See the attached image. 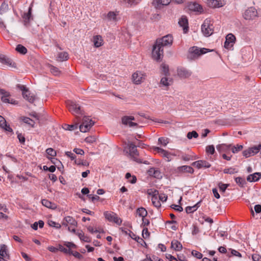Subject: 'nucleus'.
<instances>
[{
	"label": "nucleus",
	"mask_w": 261,
	"mask_h": 261,
	"mask_svg": "<svg viewBox=\"0 0 261 261\" xmlns=\"http://www.w3.org/2000/svg\"><path fill=\"white\" fill-rule=\"evenodd\" d=\"M235 181L241 187H243L246 184L245 179L240 177H236Z\"/></svg>",
	"instance_id": "46"
},
{
	"label": "nucleus",
	"mask_w": 261,
	"mask_h": 261,
	"mask_svg": "<svg viewBox=\"0 0 261 261\" xmlns=\"http://www.w3.org/2000/svg\"><path fill=\"white\" fill-rule=\"evenodd\" d=\"M20 119L25 123L28 124L31 126L32 127H35V121L29 117H21Z\"/></svg>",
	"instance_id": "32"
},
{
	"label": "nucleus",
	"mask_w": 261,
	"mask_h": 261,
	"mask_svg": "<svg viewBox=\"0 0 261 261\" xmlns=\"http://www.w3.org/2000/svg\"><path fill=\"white\" fill-rule=\"evenodd\" d=\"M223 172H224V173H226V174H234L235 173H237V171H236V169H234V168H229L224 169V170H223Z\"/></svg>",
	"instance_id": "51"
},
{
	"label": "nucleus",
	"mask_w": 261,
	"mask_h": 261,
	"mask_svg": "<svg viewBox=\"0 0 261 261\" xmlns=\"http://www.w3.org/2000/svg\"><path fill=\"white\" fill-rule=\"evenodd\" d=\"M201 201H199L196 204L192 206H187L186 208V212L187 213H192L196 211L197 208L200 206Z\"/></svg>",
	"instance_id": "25"
},
{
	"label": "nucleus",
	"mask_w": 261,
	"mask_h": 261,
	"mask_svg": "<svg viewBox=\"0 0 261 261\" xmlns=\"http://www.w3.org/2000/svg\"><path fill=\"white\" fill-rule=\"evenodd\" d=\"M170 3V0H153L152 4L155 7H159L161 5L163 6H167Z\"/></svg>",
	"instance_id": "26"
},
{
	"label": "nucleus",
	"mask_w": 261,
	"mask_h": 261,
	"mask_svg": "<svg viewBox=\"0 0 261 261\" xmlns=\"http://www.w3.org/2000/svg\"><path fill=\"white\" fill-rule=\"evenodd\" d=\"M65 220L67 222L70 226H73L74 227H76L77 223L76 221L72 217L67 216L65 217Z\"/></svg>",
	"instance_id": "27"
},
{
	"label": "nucleus",
	"mask_w": 261,
	"mask_h": 261,
	"mask_svg": "<svg viewBox=\"0 0 261 261\" xmlns=\"http://www.w3.org/2000/svg\"><path fill=\"white\" fill-rule=\"evenodd\" d=\"M50 71L55 75H58L60 72L59 69L53 66L50 67Z\"/></svg>",
	"instance_id": "55"
},
{
	"label": "nucleus",
	"mask_w": 261,
	"mask_h": 261,
	"mask_svg": "<svg viewBox=\"0 0 261 261\" xmlns=\"http://www.w3.org/2000/svg\"><path fill=\"white\" fill-rule=\"evenodd\" d=\"M164 50L163 47L159 44H157V42H155L154 44L153 45L152 50V58L156 60H160L163 57Z\"/></svg>",
	"instance_id": "4"
},
{
	"label": "nucleus",
	"mask_w": 261,
	"mask_h": 261,
	"mask_svg": "<svg viewBox=\"0 0 261 261\" xmlns=\"http://www.w3.org/2000/svg\"><path fill=\"white\" fill-rule=\"evenodd\" d=\"M189 52L194 57H198L199 56L208 52V49L205 48H199L197 46H193L190 48Z\"/></svg>",
	"instance_id": "10"
},
{
	"label": "nucleus",
	"mask_w": 261,
	"mask_h": 261,
	"mask_svg": "<svg viewBox=\"0 0 261 261\" xmlns=\"http://www.w3.org/2000/svg\"><path fill=\"white\" fill-rule=\"evenodd\" d=\"M198 137V133L195 131L193 130L192 132H190L187 134V137L189 139H192L193 138H197Z\"/></svg>",
	"instance_id": "43"
},
{
	"label": "nucleus",
	"mask_w": 261,
	"mask_h": 261,
	"mask_svg": "<svg viewBox=\"0 0 261 261\" xmlns=\"http://www.w3.org/2000/svg\"><path fill=\"white\" fill-rule=\"evenodd\" d=\"M161 68L162 70V73L165 75V76H168L169 75V66L168 65L162 63L161 65Z\"/></svg>",
	"instance_id": "35"
},
{
	"label": "nucleus",
	"mask_w": 261,
	"mask_h": 261,
	"mask_svg": "<svg viewBox=\"0 0 261 261\" xmlns=\"http://www.w3.org/2000/svg\"><path fill=\"white\" fill-rule=\"evenodd\" d=\"M243 154L246 158L253 155V154H252L251 150L250 148L243 151Z\"/></svg>",
	"instance_id": "58"
},
{
	"label": "nucleus",
	"mask_w": 261,
	"mask_h": 261,
	"mask_svg": "<svg viewBox=\"0 0 261 261\" xmlns=\"http://www.w3.org/2000/svg\"><path fill=\"white\" fill-rule=\"evenodd\" d=\"M76 234L78 236L81 240L84 241L85 242H90L91 239L86 236H85L82 231H80V232H77Z\"/></svg>",
	"instance_id": "33"
},
{
	"label": "nucleus",
	"mask_w": 261,
	"mask_h": 261,
	"mask_svg": "<svg viewBox=\"0 0 261 261\" xmlns=\"http://www.w3.org/2000/svg\"><path fill=\"white\" fill-rule=\"evenodd\" d=\"M206 151L207 153H209L211 154H213L215 152L214 146L212 145H208V146H206Z\"/></svg>",
	"instance_id": "53"
},
{
	"label": "nucleus",
	"mask_w": 261,
	"mask_h": 261,
	"mask_svg": "<svg viewBox=\"0 0 261 261\" xmlns=\"http://www.w3.org/2000/svg\"><path fill=\"white\" fill-rule=\"evenodd\" d=\"M18 87L22 91L23 97L29 102L33 103L35 100V95L24 85H18Z\"/></svg>",
	"instance_id": "5"
},
{
	"label": "nucleus",
	"mask_w": 261,
	"mask_h": 261,
	"mask_svg": "<svg viewBox=\"0 0 261 261\" xmlns=\"http://www.w3.org/2000/svg\"><path fill=\"white\" fill-rule=\"evenodd\" d=\"M250 149L251 150L252 154L254 155V154H256L260 151V150L261 149V145L259 144L257 146H255L254 147L250 148Z\"/></svg>",
	"instance_id": "44"
},
{
	"label": "nucleus",
	"mask_w": 261,
	"mask_h": 261,
	"mask_svg": "<svg viewBox=\"0 0 261 261\" xmlns=\"http://www.w3.org/2000/svg\"><path fill=\"white\" fill-rule=\"evenodd\" d=\"M58 250L61 251V252H64L65 254H69L70 252V249H68L66 248H65L63 246L61 245H59L58 247Z\"/></svg>",
	"instance_id": "49"
},
{
	"label": "nucleus",
	"mask_w": 261,
	"mask_h": 261,
	"mask_svg": "<svg viewBox=\"0 0 261 261\" xmlns=\"http://www.w3.org/2000/svg\"><path fill=\"white\" fill-rule=\"evenodd\" d=\"M46 152L48 155H49L51 156H55L56 155V151L51 148H47L46 150Z\"/></svg>",
	"instance_id": "54"
},
{
	"label": "nucleus",
	"mask_w": 261,
	"mask_h": 261,
	"mask_svg": "<svg viewBox=\"0 0 261 261\" xmlns=\"http://www.w3.org/2000/svg\"><path fill=\"white\" fill-rule=\"evenodd\" d=\"M171 82V80H169V79L167 77H164L161 79L160 84L164 86L168 87L171 85L170 83Z\"/></svg>",
	"instance_id": "39"
},
{
	"label": "nucleus",
	"mask_w": 261,
	"mask_h": 261,
	"mask_svg": "<svg viewBox=\"0 0 261 261\" xmlns=\"http://www.w3.org/2000/svg\"><path fill=\"white\" fill-rule=\"evenodd\" d=\"M117 14L114 12H109L107 15L110 20L115 21L116 20Z\"/></svg>",
	"instance_id": "48"
},
{
	"label": "nucleus",
	"mask_w": 261,
	"mask_h": 261,
	"mask_svg": "<svg viewBox=\"0 0 261 261\" xmlns=\"http://www.w3.org/2000/svg\"><path fill=\"white\" fill-rule=\"evenodd\" d=\"M177 74L181 78H187L191 75V72L187 69L181 68L177 69Z\"/></svg>",
	"instance_id": "18"
},
{
	"label": "nucleus",
	"mask_w": 261,
	"mask_h": 261,
	"mask_svg": "<svg viewBox=\"0 0 261 261\" xmlns=\"http://www.w3.org/2000/svg\"><path fill=\"white\" fill-rule=\"evenodd\" d=\"M93 43L95 47H99L102 45L103 40L100 35H96L93 37Z\"/></svg>",
	"instance_id": "20"
},
{
	"label": "nucleus",
	"mask_w": 261,
	"mask_h": 261,
	"mask_svg": "<svg viewBox=\"0 0 261 261\" xmlns=\"http://www.w3.org/2000/svg\"><path fill=\"white\" fill-rule=\"evenodd\" d=\"M145 75L141 71H137L132 75V80L134 84H140L145 79Z\"/></svg>",
	"instance_id": "11"
},
{
	"label": "nucleus",
	"mask_w": 261,
	"mask_h": 261,
	"mask_svg": "<svg viewBox=\"0 0 261 261\" xmlns=\"http://www.w3.org/2000/svg\"><path fill=\"white\" fill-rule=\"evenodd\" d=\"M125 178L128 180V181L131 184H135L137 181V178L135 176H132L130 173H127L125 174Z\"/></svg>",
	"instance_id": "37"
},
{
	"label": "nucleus",
	"mask_w": 261,
	"mask_h": 261,
	"mask_svg": "<svg viewBox=\"0 0 261 261\" xmlns=\"http://www.w3.org/2000/svg\"><path fill=\"white\" fill-rule=\"evenodd\" d=\"M128 149H129V154L131 156V158L136 162L139 163H144V164L147 165L149 164L147 161H145L144 162H142V160L139 158H138V156L139 155V153L138 150L137 149V146L132 142L129 143L128 144Z\"/></svg>",
	"instance_id": "2"
},
{
	"label": "nucleus",
	"mask_w": 261,
	"mask_h": 261,
	"mask_svg": "<svg viewBox=\"0 0 261 261\" xmlns=\"http://www.w3.org/2000/svg\"><path fill=\"white\" fill-rule=\"evenodd\" d=\"M171 248L175 251H180L182 249V246L180 242L177 240H173L171 242Z\"/></svg>",
	"instance_id": "24"
},
{
	"label": "nucleus",
	"mask_w": 261,
	"mask_h": 261,
	"mask_svg": "<svg viewBox=\"0 0 261 261\" xmlns=\"http://www.w3.org/2000/svg\"><path fill=\"white\" fill-rule=\"evenodd\" d=\"M187 7L192 11L201 13L203 11L202 7L201 5L196 2H189L187 4Z\"/></svg>",
	"instance_id": "14"
},
{
	"label": "nucleus",
	"mask_w": 261,
	"mask_h": 261,
	"mask_svg": "<svg viewBox=\"0 0 261 261\" xmlns=\"http://www.w3.org/2000/svg\"><path fill=\"white\" fill-rule=\"evenodd\" d=\"M201 32L205 37L211 36L214 31L213 22L210 19H206L201 25Z\"/></svg>",
	"instance_id": "1"
},
{
	"label": "nucleus",
	"mask_w": 261,
	"mask_h": 261,
	"mask_svg": "<svg viewBox=\"0 0 261 261\" xmlns=\"http://www.w3.org/2000/svg\"><path fill=\"white\" fill-rule=\"evenodd\" d=\"M173 37L171 35H166L162 38H158L156 41L157 44L164 46H170L173 43Z\"/></svg>",
	"instance_id": "6"
},
{
	"label": "nucleus",
	"mask_w": 261,
	"mask_h": 261,
	"mask_svg": "<svg viewBox=\"0 0 261 261\" xmlns=\"http://www.w3.org/2000/svg\"><path fill=\"white\" fill-rule=\"evenodd\" d=\"M78 127L79 123H76L74 124H65V127L64 128L66 130H73L77 129Z\"/></svg>",
	"instance_id": "41"
},
{
	"label": "nucleus",
	"mask_w": 261,
	"mask_h": 261,
	"mask_svg": "<svg viewBox=\"0 0 261 261\" xmlns=\"http://www.w3.org/2000/svg\"><path fill=\"white\" fill-rule=\"evenodd\" d=\"M64 245L68 248V249H70V248H76V245L72 242H65L64 243Z\"/></svg>",
	"instance_id": "56"
},
{
	"label": "nucleus",
	"mask_w": 261,
	"mask_h": 261,
	"mask_svg": "<svg viewBox=\"0 0 261 261\" xmlns=\"http://www.w3.org/2000/svg\"><path fill=\"white\" fill-rule=\"evenodd\" d=\"M151 201L153 205L154 206L156 207H159L161 206V203L160 202V200L158 199L157 196L152 197Z\"/></svg>",
	"instance_id": "45"
},
{
	"label": "nucleus",
	"mask_w": 261,
	"mask_h": 261,
	"mask_svg": "<svg viewBox=\"0 0 261 261\" xmlns=\"http://www.w3.org/2000/svg\"><path fill=\"white\" fill-rule=\"evenodd\" d=\"M135 117L132 116H125L121 118L122 123L125 125H128L129 127L137 126L138 124L132 122L135 120Z\"/></svg>",
	"instance_id": "12"
},
{
	"label": "nucleus",
	"mask_w": 261,
	"mask_h": 261,
	"mask_svg": "<svg viewBox=\"0 0 261 261\" xmlns=\"http://www.w3.org/2000/svg\"><path fill=\"white\" fill-rule=\"evenodd\" d=\"M41 203L43 205L45 206V207L52 209L55 210L57 208V205L55 203L51 202V201L47 200V199H43L41 201Z\"/></svg>",
	"instance_id": "22"
},
{
	"label": "nucleus",
	"mask_w": 261,
	"mask_h": 261,
	"mask_svg": "<svg viewBox=\"0 0 261 261\" xmlns=\"http://www.w3.org/2000/svg\"><path fill=\"white\" fill-rule=\"evenodd\" d=\"M207 4L211 8L220 7L222 6L219 1L217 0H207Z\"/></svg>",
	"instance_id": "29"
},
{
	"label": "nucleus",
	"mask_w": 261,
	"mask_h": 261,
	"mask_svg": "<svg viewBox=\"0 0 261 261\" xmlns=\"http://www.w3.org/2000/svg\"><path fill=\"white\" fill-rule=\"evenodd\" d=\"M0 62L6 65H11L12 60L5 55L0 54Z\"/></svg>",
	"instance_id": "31"
},
{
	"label": "nucleus",
	"mask_w": 261,
	"mask_h": 261,
	"mask_svg": "<svg viewBox=\"0 0 261 261\" xmlns=\"http://www.w3.org/2000/svg\"><path fill=\"white\" fill-rule=\"evenodd\" d=\"M179 25L182 27L185 33H187L188 30V21L187 17L182 16L178 21Z\"/></svg>",
	"instance_id": "16"
},
{
	"label": "nucleus",
	"mask_w": 261,
	"mask_h": 261,
	"mask_svg": "<svg viewBox=\"0 0 261 261\" xmlns=\"http://www.w3.org/2000/svg\"><path fill=\"white\" fill-rule=\"evenodd\" d=\"M192 254L193 256L198 259L201 258L203 256L202 253L196 250H193L192 251Z\"/></svg>",
	"instance_id": "57"
},
{
	"label": "nucleus",
	"mask_w": 261,
	"mask_h": 261,
	"mask_svg": "<svg viewBox=\"0 0 261 261\" xmlns=\"http://www.w3.org/2000/svg\"><path fill=\"white\" fill-rule=\"evenodd\" d=\"M142 236L144 239H146L149 236V232L147 228H144L142 230Z\"/></svg>",
	"instance_id": "62"
},
{
	"label": "nucleus",
	"mask_w": 261,
	"mask_h": 261,
	"mask_svg": "<svg viewBox=\"0 0 261 261\" xmlns=\"http://www.w3.org/2000/svg\"><path fill=\"white\" fill-rule=\"evenodd\" d=\"M58 60L60 61L67 60L68 59V54L67 52L60 53L58 55Z\"/></svg>",
	"instance_id": "34"
},
{
	"label": "nucleus",
	"mask_w": 261,
	"mask_h": 261,
	"mask_svg": "<svg viewBox=\"0 0 261 261\" xmlns=\"http://www.w3.org/2000/svg\"><path fill=\"white\" fill-rule=\"evenodd\" d=\"M243 147L241 145L237 144L236 146H232L231 149L233 153H237L243 149Z\"/></svg>",
	"instance_id": "47"
},
{
	"label": "nucleus",
	"mask_w": 261,
	"mask_h": 261,
	"mask_svg": "<svg viewBox=\"0 0 261 261\" xmlns=\"http://www.w3.org/2000/svg\"><path fill=\"white\" fill-rule=\"evenodd\" d=\"M236 40L235 36L232 34H229L226 36V40L224 46L227 49L231 48Z\"/></svg>",
	"instance_id": "13"
},
{
	"label": "nucleus",
	"mask_w": 261,
	"mask_h": 261,
	"mask_svg": "<svg viewBox=\"0 0 261 261\" xmlns=\"http://www.w3.org/2000/svg\"><path fill=\"white\" fill-rule=\"evenodd\" d=\"M243 16L247 20L253 19L257 16V12L255 8L250 7L245 11Z\"/></svg>",
	"instance_id": "9"
},
{
	"label": "nucleus",
	"mask_w": 261,
	"mask_h": 261,
	"mask_svg": "<svg viewBox=\"0 0 261 261\" xmlns=\"http://www.w3.org/2000/svg\"><path fill=\"white\" fill-rule=\"evenodd\" d=\"M232 147L231 144H221L216 146L217 149L220 152H227Z\"/></svg>",
	"instance_id": "17"
},
{
	"label": "nucleus",
	"mask_w": 261,
	"mask_h": 261,
	"mask_svg": "<svg viewBox=\"0 0 261 261\" xmlns=\"http://www.w3.org/2000/svg\"><path fill=\"white\" fill-rule=\"evenodd\" d=\"M137 214L142 218L145 217L147 215V212L144 207L138 208L136 211Z\"/></svg>",
	"instance_id": "30"
},
{
	"label": "nucleus",
	"mask_w": 261,
	"mask_h": 261,
	"mask_svg": "<svg viewBox=\"0 0 261 261\" xmlns=\"http://www.w3.org/2000/svg\"><path fill=\"white\" fill-rule=\"evenodd\" d=\"M17 138H18L19 142L22 144H24L25 142V141L24 136L22 135L20 133H17Z\"/></svg>",
	"instance_id": "63"
},
{
	"label": "nucleus",
	"mask_w": 261,
	"mask_h": 261,
	"mask_svg": "<svg viewBox=\"0 0 261 261\" xmlns=\"http://www.w3.org/2000/svg\"><path fill=\"white\" fill-rule=\"evenodd\" d=\"M221 191L223 192H225L226 188L228 187L229 185L228 184H224L222 182H220L218 185Z\"/></svg>",
	"instance_id": "59"
},
{
	"label": "nucleus",
	"mask_w": 261,
	"mask_h": 261,
	"mask_svg": "<svg viewBox=\"0 0 261 261\" xmlns=\"http://www.w3.org/2000/svg\"><path fill=\"white\" fill-rule=\"evenodd\" d=\"M104 215L106 219L110 222H113L118 225H120L122 222L121 219L114 212H106Z\"/></svg>",
	"instance_id": "8"
},
{
	"label": "nucleus",
	"mask_w": 261,
	"mask_h": 261,
	"mask_svg": "<svg viewBox=\"0 0 261 261\" xmlns=\"http://www.w3.org/2000/svg\"><path fill=\"white\" fill-rule=\"evenodd\" d=\"M158 142L159 144H161L163 146H166L169 143L168 139L164 137L159 138L158 139Z\"/></svg>",
	"instance_id": "42"
},
{
	"label": "nucleus",
	"mask_w": 261,
	"mask_h": 261,
	"mask_svg": "<svg viewBox=\"0 0 261 261\" xmlns=\"http://www.w3.org/2000/svg\"><path fill=\"white\" fill-rule=\"evenodd\" d=\"M48 224L50 226L55 227L56 228H60L61 227L60 224H59L58 223H56V222H55L53 220H49L48 222Z\"/></svg>",
	"instance_id": "50"
},
{
	"label": "nucleus",
	"mask_w": 261,
	"mask_h": 261,
	"mask_svg": "<svg viewBox=\"0 0 261 261\" xmlns=\"http://www.w3.org/2000/svg\"><path fill=\"white\" fill-rule=\"evenodd\" d=\"M33 5V3H32L29 8L28 12L27 13H25L24 14L23 18L25 20H27L28 21L30 20V19H31V18L32 17V10Z\"/></svg>",
	"instance_id": "40"
},
{
	"label": "nucleus",
	"mask_w": 261,
	"mask_h": 261,
	"mask_svg": "<svg viewBox=\"0 0 261 261\" xmlns=\"http://www.w3.org/2000/svg\"><path fill=\"white\" fill-rule=\"evenodd\" d=\"M252 258L253 261H261V256L257 254H253Z\"/></svg>",
	"instance_id": "64"
},
{
	"label": "nucleus",
	"mask_w": 261,
	"mask_h": 261,
	"mask_svg": "<svg viewBox=\"0 0 261 261\" xmlns=\"http://www.w3.org/2000/svg\"><path fill=\"white\" fill-rule=\"evenodd\" d=\"M75 163L78 165H83V166H88L89 164L88 162L86 161H83L81 160H75L74 161Z\"/></svg>",
	"instance_id": "52"
},
{
	"label": "nucleus",
	"mask_w": 261,
	"mask_h": 261,
	"mask_svg": "<svg viewBox=\"0 0 261 261\" xmlns=\"http://www.w3.org/2000/svg\"><path fill=\"white\" fill-rule=\"evenodd\" d=\"M69 254H72L74 257H75L77 258L81 259L83 258V256L78 252L77 251H72V250H70V252L69 253Z\"/></svg>",
	"instance_id": "60"
},
{
	"label": "nucleus",
	"mask_w": 261,
	"mask_h": 261,
	"mask_svg": "<svg viewBox=\"0 0 261 261\" xmlns=\"http://www.w3.org/2000/svg\"><path fill=\"white\" fill-rule=\"evenodd\" d=\"M16 50L22 55H24L27 53V49L26 47L21 44L17 45Z\"/></svg>",
	"instance_id": "36"
},
{
	"label": "nucleus",
	"mask_w": 261,
	"mask_h": 261,
	"mask_svg": "<svg viewBox=\"0 0 261 261\" xmlns=\"http://www.w3.org/2000/svg\"><path fill=\"white\" fill-rule=\"evenodd\" d=\"M177 171L179 173H193L194 169L191 166L184 165L178 167L177 168Z\"/></svg>",
	"instance_id": "19"
},
{
	"label": "nucleus",
	"mask_w": 261,
	"mask_h": 261,
	"mask_svg": "<svg viewBox=\"0 0 261 261\" xmlns=\"http://www.w3.org/2000/svg\"><path fill=\"white\" fill-rule=\"evenodd\" d=\"M121 2L127 4L129 6L136 5L140 3L141 0H120Z\"/></svg>",
	"instance_id": "38"
},
{
	"label": "nucleus",
	"mask_w": 261,
	"mask_h": 261,
	"mask_svg": "<svg viewBox=\"0 0 261 261\" xmlns=\"http://www.w3.org/2000/svg\"><path fill=\"white\" fill-rule=\"evenodd\" d=\"M66 103L69 111H70L73 114H82V111L81 110V107L76 102L73 101L68 100Z\"/></svg>",
	"instance_id": "7"
},
{
	"label": "nucleus",
	"mask_w": 261,
	"mask_h": 261,
	"mask_svg": "<svg viewBox=\"0 0 261 261\" xmlns=\"http://www.w3.org/2000/svg\"><path fill=\"white\" fill-rule=\"evenodd\" d=\"M94 122L87 116H84L82 119V124L79 126L81 132L86 133L89 130Z\"/></svg>",
	"instance_id": "3"
},
{
	"label": "nucleus",
	"mask_w": 261,
	"mask_h": 261,
	"mask_svg": "<svg viewBox=\"0 0 261 261\" xmlns=\"http://www.w3.org/2000/svg\"><path fill=\"white\" fill-rule=\"evenodd\" d=\"M2 96L1 97V100L3 102L8 103H15V101L13 102V99L10 100L9 99L10 94L9 92H7L5 91V93L2 94Z\"/></svg>",
	"instance_id": "23"
},
{
	"label": "nucleus",
	"mask_w": 261,
	"mask_h": 261,
	"mask_svg": "<svg viewBox=\"0 0 261 261\" xmlns=\"http://www.w3.org/2000/svg\"><path fill=\"white\" fill-rule=\"evenodd\" d=\"M153 176L155 178H160L162 177L161 172L158 169L154 168V170L153 173Z\"/></svg>",
	"instance_id": "61"
},
{
	"label": "nucleus",
	"mask_w": 261,
	"mask_h": 261,
	"mask_svg": "<svg viewBox=\"0 0 261 261\" xmlns=\"http://www.w3.org/2000/svg\"><path fill=\"white\" fill-rule=\"evenodd\" d=\"M192 165L196 167L198 169L201 168L202 167L208 168H210L211 166L208 162L203 160H199L195 161L192 163Z\"/></svg>",
	"instance_id": "15"
},
{
	"label": "nucleus",
	"mask_w": 261,
	"mask_h": 261,
	"mask_svg": "<svg viewBox=\"0 0 261 261\" xmlns=\"http://www.w3.org/2000/svg\"><path fill=\"white\" fill-rule=\"evenodd\" d=\"M0 256L5 257L6 259H9V255L7 253V247L5 245H2L1 246Z\"/></svg>",
	"instance_id": "28"
},
{
	"label": "nucleus",
	"mask_w": 261,
	"mask_h": 261,
	"mask_svg": "<svg viewBox=\"0 0 261 261\" xmlns=\"http://www.w3.org/2000/svg\"><path fill=\"white\" fill-rule=\"evenodd\" d=\"M261 176V174L259 172H256L252 174L249 175L247 178V179L248 181L250 182H253V181H256L258 180Z\"/></svg>",
	"instance_id": "21"
}]
</instances>
